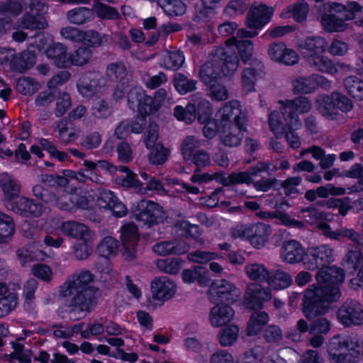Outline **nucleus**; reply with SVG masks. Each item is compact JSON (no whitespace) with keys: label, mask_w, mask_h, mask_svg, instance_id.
Instances as JSON below:
<instances>
[{"label":"nucleus","mask_w":363,"mask_h":363,"mask_svg":"<svg viewBox=\"0 0 363 363\" xmlns=\"http://www.w3.org/2000/svg\"><path fill=\"white\" fill-rule=\"evenodd\" d=\"M280 111L286 122V139L288 144L294 149L301 146V140L298 135L294 132L299 129L302 123L298 113L303 114L308 113L311 109V103L306 96H299L294 99L280 101Z\"/></svg>","instance_id":"6"},{"label":"nucleus","mask_w":363,"mask_h":363,"mask_svg":"<svg viewBox=\"0 0 363 363\" xmlns=\"http://www.w3.org/2000/svg\"><path fill=\"white\" fill-rule=\"evenodd\" d=\"M120 169L124 173V175L118 176L116 179L118 184L134 188L141 194H147L149 191H154L158 193L164 191L162 182L155 177L149 176L145 172H140V175L143 180L146 181L145 186L137 179V175L128 168L121 167Z\"/></svg>","instance_id":"12"},{"label":"nucleus","mask_w":363,"mask_h":363,"mask_svg":"<svg viewBox=\"0 0 363 363\" xmlns=\"http://www.w3.org/2000/svg\"><path fill=\"white\" fill-rule=\"evenodd\" d=\"M269 271L259 263L251 264V309L260 308L271 300L272 291L269 287Z\"/></svg>","instance_id":"9"},{"label":"nucleus","mask_w":363,"mask_h":363,"mask_svg":"<svg viewBox=\"0 0 363 363\" xmlns=\"http://www.w3.org/2000/svg\"><path fill=\"white\" fill-rule=\"evenodd\" d=\"M33 354L30 350H23L21 345H17L14 347V352L6 355L4 359L10 363H15V359H17L20 363H30Z\"/></svg>","instance_id":"55"},{"label":"nucleus","mask_w":363,"mask_h":363,"mask_svg":"<svg viewBox=\"0 0 363 363\" xmlns=\"http://www.w3.org/2000/svg\"><path fill=\"white\" fill-rule=\"evenodd\" d=\"M212 180H216L217 182L228 186L231 184H248L250 181V175L247 172H238L225 175L222 172L215 173L210 174L208 173L197 174L195 173L191 177V181L194 183H206Z\"/></svg>","instance_id":"17"},{"label":"nucleus","mask_w":363,"mask_h":363,"mask_svg":"<svg viewBox=\"0 0 363 363\" xmlns=\"http://www.w3.org/2000/svg\"><path fill=\"white\" fill-rule=\"evenodd\" d=\"M264 306L251 309V335L259 333L269 320L268 313L262 310Z\"/></svg>","instance_id":"38"},{"label":"nucleus","mask_w":363,"mask_h":363,"mask_svg":"<svg viewBox=\"0 0 363 363\" xmlns=\"http://www.w3.org/2000/svg\"><path fill=\"white\" fill-rule=\"evenodd\" d=\"M321 23L324 29L328 32L343 31L347 28V24L340 22L330 9L328 13L322 16Z\"/></svg>","instance_id":"47"},{"label":"nucleus","mask_w":363,"mask_h":363,"mask_svg":"<svg viewBox=\"0 0 363 363\" xmlns=\"http://www.w3.org/2000/svg\"><path fill=\"white\" fill-rule=\"evenodd\" d=\"M345 262L350 265L353 270L360 267L357 276L363 283V252L361 250H350L346 255Z\"/></svg>","instance_id":"49"},{"label":"nucleus","mask_w":363,"mask_h":363,"mask_svg":"<svg viewBox=\"0 0 363 363\" xmlns=\"http://www.w3.org/2000/svg\"><path fill=\"white\" fill-rule=\"evenodd\" d=\"M40 88V84L33 79L20 78L16 84L17 91L23 95H32Z\"/></svg>","instance_id":"53"},{"label":"nucleus","mask_w":363,"mask_h":363,"mask_svg":"<svg viewBox=\"0 0 363 363\" xmlns=\"http://www.w3.org/2000/svg\"><path fill=\"white\" fill-rule=\"evenodd\" d=\"M313 74L308 77H298L293 79L292 86L296 94H309L315 91Z\"/></svg>","instance_id":"45"},{"label":"nucleus","mask_w":363,"mask_h":363,"mask_svg":"<svg viewBox=\"0 0 363 363\" xmlns=\"http://www.w3.org/2000/svg\"><path fill=\"white\" fill-rule=\"evenodd\" d=\"M182 279L185 284H192L197 281L201 286H206L209 282L208 273L205 267L195 266L186 269L182 272Z\"/></svg>","instance_id":"34"},{"label":"nucleus","mask_w":363,"mask_h":363,"mask_svg":"<svg viewBox=\"0 0 363 363\" xmlns=\"http://www.w3.org/2000/svg\"><path fill=\"white\" fill-rule=\"evenodd\" d=\"M330 10L342 23H345L346 21L353 19L354 17L352 11L339 3H332L330 5Z\"/></svg>","instance_id":"62"},{"label":"nucleus","mask_w":363,"mask_h":363,"mask_svg":"<svg viewBox=\"0 0 363 363\" xmlns=\"http://www.w3.org/2000/svg\"><path fill=\"white\" fill-rule=\"evenodd\" d=\"M198 113V120L201 123H205L203 135L207 138H213L218 133V123L211 121L212 108L211 104L206 99H201L196 104H189L186 108L177 106L174 108V116L181 121L189 124L196 119V111Z\"/></svg>","instance_id":"8"},{"label":"nucleus","mask_w":363,"mask_h":363,"mask_svg":"<svg viewBox=\"0 0 363 363\" xmlns=\"http://www.w3.org/2000/svg\"><path fill=\"white\" fill-rule=\"evenodd\" d=\"M271 228L264 223H257L251 226V246L255 249L262 248L268 242Z\"/></svg>","instance_id":"32"},{"label":"nucleus","mask_w":363,"mask_h":363,"mask_svg":"<svg viewBox=\"0 0 363 363\" xmlns=\"http://www.w3.org/2000/svg\"><path fill=\"white\" fill-rule=\"evenodd\" d=\"M65 199H68L69 203H61L60 204V209L64 211H72L76 208L82 209H94V191H76L71 194H66L63 197Z\"/></svg>","instance_id":"20"},{"label":"nucleus","mask_w":363,"mask_h":363,"mask_svg":"<svg viewBox=\"0 0 363 363\" xmlns=\"http://www.w3.org/2000/svg\"><path fill=\"white\" fill-rule=\"evenodd\" d=\"M317 111L328 120H335L339 111L347 112L352 108V104L349 98L338 91H333L330 95H320L315 101Z\"/></svg>","instance_id":"10"},{"label":"nucleus","mask_w":363,"mask_h":363,"mask_svg":"<svg viewBox=\"0 0 363 363\" xmlns=\"http://www.w3.org/2000/svg\"><path fill=\"white\" fill-rule=\"evenodd\" d=\"M119 233L121 255L126 261L133 262L137 258V246L140 238L138 228L131 222L123 221Z\"/></svg>","instance_id":"14"},{"label":"nucleus","mask_w":363,"mask_h":363,"mask_svg":"<svg viewBox=\"0 0 363 363\" xmlns=\"http://www.w3.org/2000/svg\"><path fill=\"white\" fill-rule=\"evenodd\" d=\"M177 233L181 236L197 238L200 235L199 227L197 225H190L186 220H181L175 225Z\"/></svg>","instance_id":"59"},{"label":"nucleus","mask_w":363,"mask_h":363,"mask_svg":"<svg viewBox=\"0 0 363 363\" xmlns=\"http://www.w3.org/2000/svg\"><path fill=\"white\" fill-rule=\"evenodd\" d=\"M150 292L152 297L150 303L161 306L176 295L177 286L174 280L167 277H157L150 282Z\"/></svg>","instance_id":"15"},{"label":"nucleus","mask_w":363,"mask_h":363,"mask_svg":"<svg viewBox=\"0 0 363 363\" xmlns=\"http://www.w3.org/2000/svg\"><path fill=\"white\" fill-rule=\"evenodd\" d=\"M184 60V56L180 51H165L160 61V65L165 69L177 70L183 65Z\"/></svg>","instance_id":"39"},{"label":"nucleus","mask_w":363,"mask_h":363,"mask_svg":"<svg viewBox=\"0 0 363 363\" xmlns=\"http://www.w3.org/2000/svg\"><path fill=\"white\" fill-rule=\"evenodd\" d=\"M132 214L136 220L149 226L161 222L164 218V213L157 203L145 200L133 206Z\"/></svg>","instance_id":"16"},{"label":"nucleus","mask_w":363,"mask_h":363,"mask_svg":"<svg viewBox=\"0 0 363 363\" xmlns=\"http://www.w3.org/2000/svg\"><path fill=\"white\" fill-rule=\"evenodd\" d=\"M60 230L67 235L79 240H86L89 238L90 231L87 226L82 223L74 220L63 222Z\"/></svg>","instance_id":"33"},{"label":"nucleus","mask_w":363,"mask_h":363,"mask_svg":"<svg viewBox=\"0 0 363 363\" xmlns=\"http://www.w3.org/2000/svg\"><path fill=\"white\" fill-rule=\"evenodd\" d=\"M94 197L95 199L94 208L96 206L100 209L108 210L116 198L112 191L108 190L94 191Z\"/></svg>","instance_id":"52"},{"label":"nucleus","mask_w":363,"mask_h":363,"mask_svg":"<svg viewBox=\"0 0 363 363\" xmlns=\"http://www.w3.org/2000/svg\"><path fill=\"white\" fill-rule=\"evenodd\" d=\"M334 261L335 250L329 245L312 247L308 250V259L304 262L306 268H320L315 276L320 286H309L303 295V313L309 320L325 314L330 303L340 296L339 285L343 282L345 274L342 269L329 266Z\"/></svg>","instance_id":"1"},{"label":"nucleus","mask_w":363,"mask_h":363,"mask_svg":"<svg viewBox=\"0 0 363 363\" xmlns=\"http://www.w3.org/2000/svg\"><path fill=\"white\" fill-rule=\"evenodd\" d=\"M249 38V33L242 30L238 31L236 38H230L227 41L228 48L231 45H235L244 62H247L250 59L247 52L250 45Z\"/></svg>","instance_id":"36"},{"label":"nucleus","mask_w":363,"mask_h":363,"mask_svg":"<svg viewBox=\"0 0 363 363\" xmlns=\"http://www.w3.org/2000/svg\"><path fill=\"white\" fill-rule=\"evenodd\" d=\"M77 86L82 96L91 98L104 90V79L99 73H88L79 78Z\"/></svg>","instance_id":"19"},{"label":"nucleus","mask_w":363,"mask_h":363,"mask_svg":"<svg viewBox=\"0 0 363 363\" xmlns=\"http://www.w3.org/2000/svg\"><path fill=\"white\" fill-rule=\"evenodd\" d=\"M48 8L44 4L33 3L30 6L31 15L24 16L16 25V30L13 33V38L17 42H22L26 38V33L20 29H44L47 26L45 19L42 14L46 13Z\"/></svg>","instance_id":"13"},{"label":"nucleus","mask_w":363,"mask_h":363,"mask_svg":"<svg viewBox=\"0 0 363 363\" xmlns=\"http://www.w3.org/2000/svg\"><path fill=\"white\" fill-rule=\"evenodd\" d=\"M115 0H94L93 11L101 19H116L119 17L117 10L104 4V2H113Z\"/></svg>","instance_id":"41"},{"label":"nucleus","mask_w":363,"mask_h":363,"mask_svg":"<svg viewBox=\"0 0 363 363\" xmlns=\"http://www.w3.org/2000/svg\"><path fill=\"white\" fill-rule=\"evenodd\" d=\"M174 86L179 93L185 94L196 89V82L189 79L184 75L177 73L174 75Z\"/></svg>","instance_id":"56"},{"label":"nucleus","mask_w":363,"mask_h":363,"mask_svg":"<svg viewBox=\"0 0 363 363\" xmlns=\"http://www.w3.org/2000/svg\"><path fill=\"white\" fill-rule=\"evenodd\" d=\"M345 86L349 94L357 100H363V82L355 76L345 79Z\"/></svg>","instance_id":"51"},{"label":"nucleus","mask_w":363,"mask_h":363,"mask_svg":"<svg viewBox=\"0 0 363 363\" xmlns=\"http://www.w3.org/2000/svg\"><path fill=\"white\" fill-rule=\"evenodd\" d=\"M292 281L290 275L282 270H277L271 274L268 280L269 287L274 289H281L288 287Z\"/></svg>","instance_id":"46"},{"label":"nucleus","mask_w":363,"mask_h":363,"mask_svg":"<svg viewBox=\"0 0 363 363\" xmlns=\"http://www.w3.org/2000/svg\"><path fill=\"white\" fill-rule=\"evenodd\" d=\"M88 240L89 238L86 240H81L74 246V254L76 259H85L91 254L92 247Z\"/></svg>","instance_id":"63"},{"label":"nucleus","mask_w":363,"mask_h":363,"mask_svg":"<svg viewBox=\"0 0 363 363\" xmlns=\"http://www.w3.org/2000/svg\"><path fill=\"white\" fill-rule=\"evenodd\" d=\"M165 96L166 91L164 89H160L154 99L147 96L141 88L135 87L129 91L128 106L133 110L137 109L139 113L133 121L130 122L131 133L136 134L142 133L146 124L145 116L156 111Z\"/></svg>","instance_id":"7"},{"label":"nucleus","mask_w":363,"mask_h":363,"mask_svg":"<svg viewBox=\"0 0 363 363\" xmlns=\"http://www.w3.org/2000/svg\"><path fill=\"white\" fill-rule=\"evenodd\" d=\"M268 54L270 58L286 65H294L298 63L299 57L297 52L286 47L284 43H273L269 45Z\"/></svg>","instance_id":"21"},{"label":"nucleus","mask_w":363,"mask_h":363,"mask_svg":"<svg viewBox=\"0 0 363 363\" xmlns=\"http://www.w3.org/2000/svg\"><path fill=\"white\" fill-rule=\"evenodd\" d=\"M306 252L302 245L296 240L283 242L280 249V258L288 264H296L303 261Z\"/></svg>","instance_id":"23"},{"label":"nucleus","mask_w":363,"mask_h":363,"mask_svg":"<svg viewBox=\"0 0 363 363\" xmlns=\"http://www.w3.org/2000/svg\"><path fill=\"white\" fill-rule=\"evenodd\" d=\"M235 312L232 307L226 304H217L209 313V323L213 328H220L230 323L234 317Z\"/></svg>","instance_id":"30"},{"label":"nucleus","mask_w":363,"mask_h":363,"mask_svg":"<svg viewBox=\"0 0 363 363\" xmlns=\"http://www.w3.org/2000/svg\"><path fill=\"white\" fill-rule=\"evenodd\" d=\"M272 14V8L266 5H251V38L258 34L253 30L261 29L270 20Z\"/></svg>","instance_id":"27"},{"label":"nucleus","mask_w":363,"mask_h":363,"mask_svg":"<svg viewBox=\"0 0 363 363\" xmlns=\"http://www.w3.org/2000/svg\"><path fill=\"white\" fill-rule=\"evenodd\" d=\"M326 40L320 36H308L298 46L303 57L307 60L309 57L318 54H324L327 49Z\"/></svg>","instance_id":"24"},{"label":"nucleus","mask_w":363,"mask_h":363,"mask_svg":"<svg viewBox=\"0 0 363 363\" xmlns=\"http://www.w3.org/2000/svg\"><path fill=\"white\" fill-rule=\"evenodd\" d=\"M201 145L199 140L194 136L186 137L181 145L182 154L186 160H191L196 154V149Z\"/></svg>","instance_id":"58"},{"label":"nucleus","mask_w":363,"mask_h":363,"mask_svg":"<svg viewBox=\"0 0 363 363\" xmlns=\"http://www.w3.org/2000/svg\"><path fill=\"white\" fill-rule=\"evenodd\" d=\"M301 212L306 221L311 224H317V227L320 230V224H328L326 222L330 221L333 218V215L330 213L320 211L315 208H303Z\"/></svg>","instance_id":"35"},{"label":"nucleus","mask_w":363,"mask_h":363,"mask_svg":"<svg viewBox=\"0 0 363 363\" xmlns=\"http://www.w3.org/2000/svg\"><path fill=\"white\" fill-rule=\"evenodd\" d=\"M35 43L37 49H45L47 57L59 68L84 66L89 63L92 57L91 50L87 48L79 47L73 53H68L67 47L61 43L50 45L52 43V38L48 34H38L35 36Z\"/></svg>","instance_id":"4"},{"label":"nucleus","mask_w":363,"mask_h":363,"mask_svg":"<svg viewBox=\"0 0 363 363\" xmlns=\"http://www.w3.org/2000/svg\"><path fill=\"white\" fill-rule=\"evenodd\" d=\"M209 292L212 296L230 301H235L241 294L239 289L226 280H218L212 283Z\"/></svg>","instance_id":"28"},{"label":"nucleus","mask_w":363,"mask_h":363,"mask_svg":"<svg viewBox=\"0 0 363 363\" xmlns=\"http://www.w3.org/2000/svg\"><path fill=\"white\" fill-rule=\"evenodd\" d=\"M68 21L74 24H83L94 19L92 11L85 7H78L70 10L67 14Z\"/></svg>","instance_id":"44"},{"label":"nucleus","mask_w":363,"mask_h":363,"mask_svg":"<svg viewBox=\"0 0 363 363\" xmlns=\"http://www.w3.org/2000/svg\"><path fill=\"white\" fill-rule=\"evenodd\" d=\"M31 271L34 277L43 281L50 282L52 279V269L49 265L45 264H36L33 266Z\"/></svg>","instance_id":"61"},{"label":"nucleus","mask_w":363,"mask_h":363,"mask_svg":"<svg viewBox=\"0 0 363 363\" xmlns=\"http://www.w3.org/2000/svg\"><path fill=\"white\" fill-rule=\"evenodd\" d=\"M218 135L222 143L234 147L240 144L243 132L246 131L247 118L238 101H230L217 112Z\"/></svg>","instance_id":"3"},{"label":"nucleus","mask_w":363,"mask_h":363,"mask_svg":"<svg viewBox=\"0 0 363 363\" xmlns=\"http://www.w3.org/2000/svg\"><path fill=\"white\" fill-rule=\"evenodd\" d=\"M330 363H357L360 357V347L350 339L335 337L329 343Z\"/></svg>","instance_id":"11"},{"label":"nucleus","mask_w":363,"mask_h":363,"mask_svg":"<svg viewBox=\"0 0 363 363\" xmlns=\"http://www.w3.org/2000/svg\"><path fill=\"white\" fill-rule=\"evenodd\" d=\"M0 186L6 198L12 200L20 193V185L8 174H3L0 179Z\"/></svg>","instance_id":"42"},{"label":"nucleus","mask_w":363,"mask_h":363,"mask_svg":"<svg viewBox=\"0 0 363 363\" xmlns=\"http://www.w3.org/2000/svg\"><path fill=\"white\" fill-rule=\"evenodd\" d=\"M157 4L168 16H177L185 13L186 6L181 0H157Z\"/></svg>","instance_id":"40"},{"label":"nucleus","mask_w":363,"mask_h":363,"mask_svg":"<svg viewBox=\"0 0 363 363\" xmlns=\"http://www.w3.org/2000/svg\"><path fill=\"white\" fill-rule=\"evenodd\" d=\"M189 246L184 241H163L153 245L152 251L158 255L171 254L182 255L189 250Z\"/></svg>","instance_id":"31"},{"label":"nucleus","mask_w":363,"mask_h":363,"mask_svg":"<svg viewBox=\"0 0 363 363\" xmlns=\"http://www.w3.org/2000/svg\"><path fill=\"white\" fill-rule=\"evenodd\" d=\"M320 230L325 237L335 240L342 238H347L357 246L363 248V238L352 228H341L333 230L328 224L322 223L320 225Z\"/></svg>","instance_id":"26"},{"label":"nucleus","mask_w":363,"mask_h":363,"mask_svg":"<svg viewBox=\"0 0 363 363\" xmlns=\"http://www.w3.org/2000/svg\"><path fill=\"white\" fill-rule=\"evenodd\" d=\"M269 125L270 130L277 138L281 137L286 131V123L284 125L281 116L277 111H272L269 116Z\"/></svg>","instance_id":"60"},{"label":"nucleus","mask_w":363,"mask_h":363,"mask_svg":"<svg viewBox=\"0 0 363 363\" xmlns=\"http://www.w3.org/2000/svg\"><path fill=\"white\" fill-rule=\"evenodd\" d=\"M155 265L161 272L169 274H177L182 268L181 260L177 258L159 259Z\"/></svg>","instance_id":"50"},{"label":"nucleus","mask_w":363,"mask_h":363,"mask_svg":"<svg viewBox=\"0 0 363 363\" xmlns=\"http://www.w3.org/2000/svg\"><path fill=\"white\" fill-rule=\"evenodd\" d=\"M13 232L14 225L11 218L0 212V242H6Z\"/></svg>","instance_id":"54"},{"label":"nucleus","mask_w":363,"mask_h":363,"mask_svg":"<svg viewBox=\"0 0 363 363\" xmlns=\"http://www.w3.org/2000/svg\"><path fill=\"white\" fill-rule=\"evenodd\" d=\"M118 241L111 236H106L99 244L96 251L102 257L109 259L118 252Z\"/></svg>","instance_id":"43"},{"label":"nucleus","mask_w":363,"mask_h":363,"mask_svg":"<svg viewBox=\"0 0 363 363\" xmlns=\"http://www.w3.org/2000/svg\"><path fill=\"white\" fill-rule=\"evenodd\" d=\"M18 260L21 266L26 267L33 261H44L49 255L42 249L40 243L33 242L16 251Z\"/></svg>","instance_id":"25"},{"label":"nucleus","mask_w":363,"mask_h":363,"mask_svg":"<svg viewBox=\"0 0 363 363\" xmlns=\"http://www.w3.org/2000/svg\"><path fill=\"white\" fill-rule=\"evenodd\" d=\"M238 64L237 56L233 55L218 62H208L202 66L200 77L209 85V95L213 99L223 101L228 98V91L218 80L232 74L237 69Z\"/></svg>","instance_id":"5"},{"label":"nucleus","mask_w":363,"mask_h":363,"mask_svg":"<svg viewBox=\"0 0 363 363\" xmlns=\"http://www.w3.org/2000/svg\"><path fill=\"white\" fill-rule=\"evenodd\" d=\"M18 303V294L9 292L6 296L0 298V318H4L17 307Z\"/></svg>","instance_id":"48"},{"label":"nucleus","mask_w":363,"mask_h":363,"mask_svg":"<svg viewBox=\"0 0 363 363\" xmlns=\"http://www.w3.org/2000/svg\"><path fill=\"white\" fill-rule=\"evenodd\" d=\"M239 328L234 324L228 325L222 328L217 334V340L223 347H230L234 345L239 336Z\"/></svg>","instance_id":"37"},{"label":"nucleus","mask_w":363,"mask_h":363,"mask_svg":"<svg viewBox=\"0 0 363 363\" xmlns=\"http://www.w3.org/2000/svg\"><path fill=\"white\" fill-rule=\"evenodd\" d=\"M306 61L308 65L314 71L332 75L338 72V67L341 68L345 67L344 64L335 63L330 58L323 54L309 57V59Z\"/></svg>","instance_id":"29"},{"label":"nucleus","mask_w":363,"mask_h":363,"mask_svg":"<svg viewBox=\"0 0 363 363\" xmlns=\"http://www.w3.org/2000/svg\"><path fill=\"white\" fill-rule=\"evenodd\" d=\"M209 363H235L233 354L227 350L218 349L213 352Z\"/></svg>","instance_id":"64"},{"label":"nucleus","mask_w":363,"mask_h":363,"mask_svg":"<svg viewBox=\"0 0 363 363\" xmlns=\"http://www.w3.org/2000/svg\"><path fill=\"white\" fill-rule=\"evenodd\" d=\"M337 319L345 326L363 325V307L357 301H346L337 311Z\"/></svg>","instance_id":"18"},{"label":"nucleus","mask_w":363,"mask_h":363,"mask_svg":"<svg viewBox=\"0 0 363 363\" xmlns=\"http://www.w3.org/2000/svg\"><path fill=\"white\" fill-rule=\"evenodd\" d=\"M93 280L94 274L89 271H80L72 274L60 287V296L68 301L71 311L86 315L95 306L94 289L90 286Z\"/></svg>","instance_id":"2"},{"label":"nucleus","mask_w":363,"mask_h":363,"mask_svg":"<svg viewBox=\"0 0 363 363\" xmlns=\"http://www.w3.org/2000/svg\"><path fill=\"white\" fill-rule=\"evenodd\" d=\"M106 75L111 80L118 83L114 90L113 96L117 100L121 99L124 96L128 83L125 65L121 62L111 63L106 68Z\"/></svg>","instance_id":"22"},{"label":"nucleus","mask_w":363,"mask_h":363,"mask_svg":"<svg viewBox=\"0 0 363 363\" xmlns=\"http://www.w3.org/2000/svg\"><path fill=\"white\" fill-rule=\"evenodd\" d=\"M149 150V160L152 164L159 165L167 161L169 152L162 143H157V146Z\"/></svg>","instance_id":"57"}]
</instances>
